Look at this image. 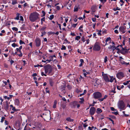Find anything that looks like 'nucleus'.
I'll list each match as a JSON object with an SVG mask.
<instances>
[{"label":"nucleus","mask_w":130,"mask_h":130,"mask_svg":"<svg viewBox=\"0 0 130 130\" xmlns=\"http://www.w3.org/2000/svg\"><path fill=\"white\" fill-rule=\"evenodd\" d=\"M39 15L36 12L31 13L29 17L30 20L32 22H34L39 17Z\"/></svg>","instance_id":"nucleus-1"},{"label":"nucleus","mask_w":130,"mask_h":130,"mask_svg":"<svg viewBox=\"0 0 130 130\" xmlns=\"http://www.w3.org/2000/svg\"><path fill=\"white\" fill-rule=\"evenodd\" d=\"M78 10V8L77 7H75L74 8V11H77Z\"/></svg>","instance_id":"nucleus-40"},{"label":"nucleus","mask_w":130,"mask_h":130,"mask_svg":"<svg viewBox=\"0 0 130 130\" xmlns=\"http://www.w3.org/2000/svg\"><path fill=\"white\" fill-rule=\"evenodd\" d=\"M46 28V27H42L40 29L41 30H44Z\"/></svg>","instance_id":"nucleus-50"},{"label":"nucleus","mask_w":130,"mask_h":130,"mask_svg":"<svg viewBox=\"0 0 130 130\" xmlns=\"http://www.w3.org/2000/svg\"><path fill=\"white\" fill-rule=\"evenodd\" d=\"M19 43L20 45H21L22 44H25L24 42L21 40H20Z\"/></svg>","instance_id":"nucleus-33"},{"label":"nucleus","mask_w":130,"mask_h":130,"mask_svg":"<svg viewBox=\"0 0 130 130\" xmlns=\"http://www.w3.org/2000/svg\"><path fill=\"white\" fill-rule=\"evenodd\" d=\"M104 100V99H103V98H102L101 99H99V100L100 102H102Z\"/></svg>","instance_id":"nucleus-49"},{"label":"nucleus","mask_w":130,"mask_h":130,"mask_svg":"<svg viewBox=\"0 0 130 130\" xmlns=\"http://www.w3.org/2000/svg\"><path fill=\"white\" fill-rule=\"evenodd\" d=\"M96 18H92V21L93 22H96Z\"/></svg>","instance_id":"nucleus-52"},{"label":"nucleus","mask_w":130,"mask_h":130,"mask_svg":"<svg viewBox=\"0 0 130 130\" xmlns=\"http://www.w3.org/2000/svg\"><path fill=\"white\" fill-rule=\"evenodd\" d=\"M80 38V37L79 36H77L75 38V39L77 40H79Z\"/></svg>","instance_id":"nucleus-26"},{"label":"nucleus","mask_w":130,"mask_h":130,"mask_svg":"<svg viewBox=\"0 0 130 130\" xmlns=\"http://www.w3.org/2000/svg\"><path fill=\"white\" fill-rule=\"evenodd\" d=\"M4 109L6 110H7L9 108V105L7 103L5 105L4 107Z\"/></svg>","instance_id":"nucleus-17"},{"label":"nucleus","mask_w":130,"mask_h":130,"mask_svg":"<svg viewBox=\"0 0 130 130\" xmlns=\"http://www.w3.org/2000/svg\"><path fill=\"white\" fill-rule=\"evenodd\" d=\"M5 118L4 117H2V119H1V123H2L4 121V120L5 119Z\"/></svg>","instance_id":"nucleus-29"},{"label":"nucleus","mask_w":130,"mask_h":130,"mask_svg":"<svg viewBox=\"0 0 130 130\" xmlns=\"http://www.w3.org/2000/svg\"><path fill=\"white\" fill-rule=\"evenodd\" d=\"M96 109L95 108L93 107H91L89 111V113L91 116L93 115L95 113Z\"/></svg>","instance_id":"nucleus-10"},{"label":"nucleus","mask_w":130,"mask_h":130,"mask_svg":"<svg viewBox=\"0 0 130 130\" xmlns=\"http://www.w3.org/2000/svg\"><path fill=\"white\" fill-rule=\"evenodd\" d=\"M115 88H114V90H111V91H110V92H113L114 93H116V91H115Z\"/></svg>","instance_id":"nucleus-41"},{"label":"nucleus","mask_w":130,"mask_h":130,"mask_svg":"<svg viewBox=\"0 0 130 130\" xmlns=\"http://www.w3.org/2000/svg\"><path fill=\"white\" fill-rule=\"evenodd\" d=\"M64 41H66V42L67 43H68V44H69V43H70V42L69 41L67 40V39H65V40H64Z\"/></svg>","instance_id":"nucleus-53"},{"label":"nucleus","mask_w":130,"mask_h":130,"mask_svg":"<svg viewBox=\"0 0 130 130\" xmlns=\"http://www.w3.org/2000/svg\"><path fill=\"white\" fill-rule=\"evenodd\" d=\"M67 87L69 89H71L72 88V87L71 86L69 85H68L67 86Z\"/></svg>","instance_id":"nucleus-48"},{"label":"nucleus","mask_w":130,"mask_h":130,"mask_svg":"<svg viewBox=\"0 0 130 130\" xmlns=\"http://www.w3.org/2000/svg\"><path fill=\"white\" fill-rule=\"evenodd\" d=\"M112 113L113 114H115L116 115H117L118 113L117 112H113Z\"/></svg>","instance_id":"nucleus-63"},{"label":"nucleus","mask_w":130,"mask_h":130,"mask_svg":"<svg viewBox=\"0 0 130 130\" xmlns=\"http://www.w3.org/2000/svg\"><path fill=\"white\" fill-rule=\"evenodd\" d=\"M45 73H47L48 72V74L49 75L51 74L52 71V68L51 65L49 64H47L44 67Z\"/></svg>","instance_id":"nucleus-2"},{"label":"nucleus","mask_w":130,"mask_h":130,"mask_svg":"<svg viewBox=\"0 0 130 130\" xmlns=\"http://www.w3.org/2000/svg\"><path fill=\"white\" fill-rule=\"evenodd\" d=\"M37 75V74L36 73H34L32 75V76L33 77L36 76Z\"/></svg>","instance_id":"nucleus-64"},{"label":"nucleus","mask_w":130,"mask_h":130,"mask_svg":"<svg viewBox=\"0 0 130 130\" xmlns=\"http://www.w3.org/2000/svg\"><path fill=\"white\" fill-rule=\"evenodd\" d=\"M56 8L58 10H59L60 9V8L59 6H57Z\"/></svg>","instance_id":"nucleus-61"},{"label":"nucleus","mask_w":130,"mask_h":130,"mask_svg":"<svg viewBox=\"0 0 130 130\" xmlns=\"http://www.w3.org/2000/svg\"><path fill=\"white\" fill-rule=\"evenodd\" d=\"M93 82H94V86H98L99 84H101V80L97 79H94Z\"/></svg>","instance_id":"nucleus-8"},{"label":"nucleus","mask_w":130,"mask_h":130,"mask_svg":"<svg viewBox=\"0 0 130 130\" xmlns=\"http://www.w3.org/2000/svg\"><path fill=\"white\" fill-rule=\"evenodd\" d=\"M50 57H51L52 58L51 59H50V60L47 59V60H46V61H48V62H50L51 61H52L53 60V59H52V57H49V58H50Z\"/></svg>","instance_id":"nucleus-27"},{"label":"nucleus","mask_w":130,"mask_h":130,"mask_svg":"<svg viewBox=\"0 0 130 130\" xmlns=\"http://www.w3.org/2000/svg\"><path fill=\"white\" fill-rule=\"evenodd\" d=\"M117 89L119 90H120L121 89V88H120V86H117Z\"/></svg>","instance_id":"nucleus-62"},{"label":"nucleus","mask_w":130,"mask_h":130,"mask_svg":"<svg viewBox=\"0 0 130 130\" xmlns=\"http://www.w3.org/2000/svg\"><path fill=\"white\" fill-rule=\"evenodd\" d=\"M88 126V125L86 124V123H85L84 124H83V126L84 128H86Z\"/></svg>","instance_id":"nucleus-51"},{"label":"nucleus","mask_w":130,"mask_h":130,"mask_svg":"<svg viewBox=\"0 0 130 130\" xmlns=\"http://www.w3.org/2000/svg\"><path fill=\"white\" fill-rule=\"evenodd\" d=\"M66 120L69 122H72L74 120L73 119H71L70 117L67 118Z\"/></svg>","instance_id":"nucleus-19"},{"label":"nucleus","mask_w":130,"mask_h":130,"mask_svg":"<svg viewBox=\"0 0 130 130\" xmlns=\"http://www.w3.org/2000/svg\"><path fill=\"white\" fill-rule=\"evenodd\" d=\"M111 40V38L110 37H108L106 38L105 41L106 42H107V41H109L110 40Z\"/></svg>","instance_id":"nucleus-36"},{"label":"nucleus","mask_w":130,"mask_h":130,"mask_svg":"<svg viewBox=\"0 0 130 130\" xmlns=\"http://www.w3.org/2000/svg\"><path fill=\"white\" fill-rule=\"evenodd\" d=\"M120 52L123 55H125L126 53H128L127 49L125 48L122 47L121 50L120 51Z\"/></svg>","instance_id":"nucleus-11"},{"label":"nucleus","mask_w":130,"mask_h":130,"mask_svg":"<svg viewBox=\"0 0 130 130\" xmlns=\"http://www.w3.org/2000/svg\"><path fill=\"white\" fill-rule=\"evenodd\" d=\"M93 97L95 99H99L102 97L101 93L99 92H96L93 94Z\"/></svg>","instance_id":"nucleus-4"},{"label":"nucleus","mask_w":130,"mask_h":130,"mask_svg":"<svg viewBox=\"0 0 130 130\" xmlns=\"http://www.w3.org/2000/svg\"><path fill=\"white\" fill-rule=\"evenodd\" d=\"M77 25V24H73L72 25V27L74 28H75Z\"/></svg>","instance_id":"nucleus-42"},{"label":"nucleus","mask_w":130,"mask_h":130,"mask_svg":"<svg viewBox=\"0 0 130 130\" xmlns=\"http://www.w3.org/2000/svg\"><path fill=\"white\" fill-rule=\"evenodd\" d=\"M42 34L41 35V37H43L44 35H45L46 34V32L45 31H43L41 32Z\"/></svg>","instance_id":"nucleus-38"},{"label":"nucleus","mask_w":130,"mask_h":130,"mask_svg":"<svg viewBox=\"0 0 130 130\" xmlns=\"http://www.w3.org/2000/svg\"><path fill=\"white\" fill-rule=\"evenodd\" d=\"M17 3V2L16 1V0H14L13 1H12V4L13 5H14L15 4H16Z\"/></svg>","instance_id":"nucleus-30"},{"label":"nucleus","mask_w":130,"mask_h":130,"mask_svg":"<svg viewBox=\"0 0 130 130\" xmlns=\"http://www.w3.org/2000/svg\"><path fill=\"white\" fill-rule=\"evenodd\" d=\"M121 62V63L122 64H125L127 65L129 64V63H126L123 60H122Z\"/></svg>","instance_id":"nucleus-23"},{"label":"nucleus","mask_w":130,"mask_h":130,"mask_svg":"<svg viewBox=\"0 0 130 130\" xmlns=\"http://www.w3.org/2000/svg\"><path fill=\"white\" fill-rule=\"evenodd\" d=\"M77 104V102L76 101H74L72 103V107L75 108Z\"/></svg>","instance_id":"nucleus-14"},{"label":"nucleus","mask_w":130,"mask_h":130,"mask_svg":"<svg viewBox=\"0 0 130 130\" xmlns=\"http://www.w3.org/2000/svg\"><path fill=\"white\" fill-rule=\"evenodd\" d=\"M102 111L101 109L100 108H98L97 109L96 112L98 113H100L102 112Z\"/></svg>","instance_id":"nucleus-18"},{"label":"nucleus","mask_w":130,"mask_h":130,"mask_svg":"<svg viewBox=\"0 0 130 130\" xmlns=\"http://www.w3.org/2000/svg\"><path fill=\"white\" fill-rule=\"evenodd\" d=\"M107 56H105L104 58V62L106 63L107 61Z\"/></svg>","instance_id":"nucleus-35"},{"label":"nucleus","mask_w":130,"mask_h":130,"mask_svg":"<svg viewBox=\"0 0 130 130\" xmlns=\"http://www.w3.org/2000/svg\"><path fill=\"white\" fill-rule=\"evenodd\" d=\"M108 119L109 120H110L112 122V124H114V121H113L112 119L110 118H108Z\"/></svg>","instance_id":"nucleus-45"},{"label":"nucleus","mask_w":130,"mask_h":130,"mask_svg":"<svg viewBox=\"0 0 130 130\" xmlns=\"http://www.w3.org/2000/svg\"><path fill=\"white\" fill-rule=\"evenodd\" d=\"M109 77L110 78V80L109 79V82H110L111 83L112 82H113V80L115 79V78H113V76H111L109 75Z\"/></svg>","instance_id":"nucleus-15"},{"label":"nucleus","mask_w":130,"mask_h":130,"mask_svg":"<svg viewBox=\"0 0 130 130\" xmlns=\"http://www.w3.org/2000/svg\"><path fill=\"white\" fill-rule=\"evenodd\" d=\"M126 29V27L125 26H121L119 28L120 31L123 33H124L125 32Z\"/></svg>","instance_id":"nucleus-12"},{"label":"nucleus","mask_w":130,"mask_h":130,"mask_svg":"<svg viewBox=\"0 0 130 130\" xmlns=\"http://www.w3.org/2000/svg\"><path fill=\"white\" fill-rule=\"evenodd\" d=\"M96 6H93L91 7V9L93 12H94L95 11V9H96Z\"/></svg>","instance_id":"nucleus-16"},{"label":"nucleus","mask_w":130,"mask_h":130,"mask_svg":"<svg viewBox=\"0 0 130 130\" xmlns=\"http://www.w3.org/2000/svg\"><path fill=\"white\" fill-rule=\"evenodd\" d=\"M117 77L119 79H121L124 77L123 73L121 72H120L117 74Z\"/></svg>","instance_id":"nucleus-9"},{"label":"nucleus","mask_w":130,"mask_h":130,"mask_svg":"<svg viewBox=\"0 0 130 130\" xmlns=\"http://www.w3.org/2000/svg\"><path fill=\"white\" fill-rule=\"evenodd\" d=\"M80 62L81 63H82V64L83 63H84V60L83 59H80Z\"/></svg>","instance_id":"nucleus-56"},{"label":"nucleus","mask_w":130,"mask_h":130,"mask_svg":"<svg viewBox=\"0 0 130 130\" xmlns=\"http://www.w3.org/2000/svg\"><path fill=\"white\" fill-rule=\"evenodd\" d=\"M110 109L112 111H115L116 110H115L113 107H111Z\"/></svg>","instance_id":"nucleus-46"},{"label":"nucleus","mask_w":130,"mask_h":130,"mask_svg":"<svg viewBox=\"0 0 130 130\" xmlns=\"http://www.w3.org/2000/svg\"><path fill=\"white\" fill-rule=\"evenodd\" d=\"M103 78L105 81L106 82H109V76L107 75H104L103 76Z\"/></svg>","instance_id":"nucleus-13"},{"label":"nucleus","mask_w":130,"mask_h":130,"mask_svg":"<svg viewBox=\"0 0 130 130\" xmlns=\"http://www.w3.org/2000/svg\"><path fill=\"white\" fill-rule=\"evenodd\" d=\"M35 42L36 46L39 47L41 44V41L39 38H37L35 40Z\"/></svg>","instance_id":"nucleus-7"},{"label":"nucleus","mask_w":130,"mask_h":130,"mask_svg":"<svg viewBox=\"0 0 130 130\" xmlns=\"http://www.w3.org/2000/svg\"><path fill=\"white\" fill-rule=\"evenodd\" d=\"M12 46L15 47L16 46H18V45L15 43H14L12 44Z\"/></svg>","instance_id":"nucleus-37"},{"label":"nucleus","mask_w":130,"mask_h":130,"mask_svg":"<svg viewBox=\"0 0 130 130\" xmlns=\"http://www.w3.org/2000/svg\"><path fill=\"white\" fill-rule=\"evenodd\" d=\"M113 10L114 11H116L117 10H120V8H119L118 7H117L116 8H114L113 9Z\"/></svg>","instance_id":"nucleus-34"},{"label":"nucleus","mask_w":130,"mask_h":130,"mask_svg":"<svg viewBox=\"0 0 130 130\" xmlns=\"http://www.w3.org/2000/svg\"><path fill=\"white\" fill-rule=\"evenodd\" d=\"M20 14L19 13H18L17 14V15L16 17L15 18V19L17 20H19V15Z\"/></svg>","instance_id":"nucleus-25"},{"label":"nucleus","mask_w":130,"mask_h":130,"mask_svg":"<svg viewBox=\"0 0 130 130\" xmlns=\"http://www.w3.org/2000/svg\"><path fill=\"white\" fill-rule=\"evenodd\" d=\"M50 111L49 113H43L42 115L44 116V120L48 122L51 120V117Z\"/></svg>","instance_id":"nucleus-3"},{"label":"nucleus","mask_w":130,"mask_h":130,"mask_svg":"<svg viewBox=\"0 0 130 130\" xmlns=\"http://www.w3.org/2000/svg\"><path fill=\"white\" fill-rule=\"evenodd\" d=\"M130 82V80L126 81V82L123 83V84L125 85H127Z\"/></svg>","instance_id":"nucleus-24"},{"label":"nucleus","mask_w":130,"mask_h":130,"mask_svg":"<svg viewBox=\"0 0 130 130\" xmlns=\"http://www.w3.org/2000/svg\"><path fill=\"white\" fill-rule=\"evenodd\" d=\"M57 103V101H55L54 102V104L53 106V107L54 108H55L56 107V105Z\"/></svg>","instance_id":"nucleus-21"},{"label":"nucleus","mask_w":130,"mask_h":130,"mask_svg":"<svg viewBox=\"0 0 130 130\" xmlns=\"http://www.w3.org/2000/svg\"><path fill=\"white\" fill-rule=\"evenodd\" d=\"M12 29L13 30L15 31H17L18 30L17 28L15 27H13L12 28Z\"/></svg>","instance_id":"nucleus-31"},{"label":"nucleus","mask_w":130,"mask_h":130,"mask_svg":"<svg viewBox=\"0 0 130 130\" xmlns=\"http://www.w3.org/2000/svg\"><path fill=\"white\" fill-rule=\"evenodd\" d=\"M41 21H43L44 22L45 21V17H43L41 19Z\"/></svg>","instance_id":"nucleus-59"},{"label":"nucleus","mask_w":130,"mask_h":130,"mask_svg":"<svg viewBox=\"0 0 130 130\" xmlns=\"http://www.w3.org/2000/svg\"><path fill=\"white\" fill-rule=\"evenodd\" d=\"M15 103L17 105H19V101L18 99H16L15 100Z\"/></svg>","instance_id":"nucleus-20"},{"label":"nucleus","mask_w":130,"mask_h":130,"mask_svg":"<svg viewBox=\"0 0 130 130\" xmlns=\"http://www.w3.org/2000/svg\"><path fill=\"white\" fill-rule=\"evenodd\" d=\"M118 107L121 109H124L125 105L124 102L122 101H119L118 103Z\"/></svg>","instance_id":"nucleus-5"},{"label":"nucleus","mask_w":130,"mask_h":130,"mask_svg":"<svg viewBox=\"0 0 130 130\" xmlns=\"http://www.w3.org/2000/svg\"><path fill=\"white\" fill-rule=\"evenodd\" d=\"M71 46L70 45H69L68 46V48L69 49H70L71 50H72V49L71 48Z\"/></svg>","instance_id":"nucleus-58"},{"label":"nucleus","mask_w":130,"mask_h":130,"mask_svg":"<svg viewBox=\"0 0 130 130\" xmlns=\"http://www.w3.org/2000/svg\"><path fill=\"white\" fill-rule=\"evenodd\" d=\"M16 49L17 51H19V52L20 53H21V51L18 48H17Z\"/></svg>","instance_id":"nucleus-57"},{"label":"nucleus","mask_w":130,"mask_h":130,"mask_svg":"<svg viewBox=\"0 0 130 130\" xmlns=\"http://www.w3.org/2000/svg\"><path fill=\"white\" fill-rule=\"evenodd\" d=\"M66 48L65 46L62 45V47L61 48V50H65L66 49Z\"/></svg>","instance_id":"nucleus-32"},{"label":"nucleus","mask_w":130,"mask_h":130,"mask_svg":"<svg viewBox=\"0 0 130 130\" xmlns=\"http://www.w3.org/2000/svg\"><path fill=\"white\" fill-rule=\"evenodd\" d=\"M42 12L43 13V14L42 15V17H44V16H45V12H44V11H42Z\"/></svg>","instance_id":"nucleus-47"},{"label":"nucleus","mask_w":130,"mask_h":130,"mask_svg":"<svg viewBox=\"0 0 130 130\" xmlns=\"http://www.w3.org/2000/svg\"><path fill=\"white\" fill-rule=\"evenodd\" d=\"M61 106L62 108L64 109L66 107V105H62Z\"/></svg>","instance_id":"nucleus-55"},{"label":"nucleus","mask_w":130,"mask_h":130,"mask_svg":"<svg viewBox=\"0 0 130 130\" xmlns=\"http://www.w3.org/2000/svg\"><path fill=\"white\" fill-rule=\"evenodd\" d=\"M49 82L50 85L51 86H53V82L52 79H50L49 80Z\"/></svg>","instance_id":"nucleus-22"},{"label":"nucleus","mask_w":130,"mask_h":130,"mask_svg":"<svg viewBox=\"0 0 130 130\" xmlns=\"http://www.w3.org/2000/svg\"><path fill=\"white\" fill-rule=\"evenodd\" d=\"M100 46L96 43H95L93 46V50L96 51H99L100 49Z\"/></svg>","instance_id":"nucleus-6"},{"label":"nucleus","mask_w":130,"mask_h":130,"mask_svg":"<svg viewBox=\"0 0 130 130\" xmlns=\"http://www.w3.org/2000/svg\"><path fill=\"white\" fill-rule=\"evenodd\" d=\"M41 75L42 76H46V75L43 72H42L41 73Z\"/></svg>","instance_id":"nucleus-54"},{"label":"nucleus","mask_w":130,"mask_h":130,"mask_svg":"<svg viewBox=\"0 0 130 130\" xmlns=\"http://www.w3.org/2000/svg\"><path fill=\"white\" fill-rule=\"evenodd\" d=\"M12 110L14 111H16L18 110V109H15V107H13V108H12Z\"/></svg>","instance_id":"nucleus-43"},{"label":"nucleus","mask_w":130,"mask_h":130,"mask_svg":"<svg viewBox=\"0 0 130 130\" xmlns=\"http://www.w3.org/2000/svg\"><path fill=\"white\" fill-rule=\"evenodd\" d=\"M50 3L48 4L47 5V6L51 8V5H50Z\"/></svg>","instance_id":"nucleus-60"},{"label":"nucleus","mask_w":130,"mask_h":130,"mask_svg":"<svg viewBox=\"0 0 130 130\" xmlns=\"http://www.w3.org/2000/svg\"><path fill=\"white\" fill-rule=\"evenodd\" d=\"M54 18V15H51L50 16V18H49V19L51 20H52Z\"/></svg>","instance_id":"nucleus-28"},{"label":"nucleus","mask_w":130,"mask_h":130,"mask_svg":"<svg viewBox=\"0 0 130 130\" xmlns=\"http://www.w3.org/2000/svg\"><path fill=\"white\" fill-rule=\"evenodd\" d=\"M20 17V20L22 21H23L24 20L23 17L22 16H21Z\"/></svg>","instance_id":"nucleus-44"},{"label":"nucleus","mask_w":130,"mask_h":130,"mask_svg":"<svg viewBox=\"0 0 130 130\" xmlns=\"http://www.w3.org/2000/svg\"><path fill=\"white\" fill-rule=\"evenodd\" d=\"M81 40L83 42H84L85 41V39L84 36H83L82 37Z\"/></svg>","instance_id":"nucleus-39"}]
</instances>
